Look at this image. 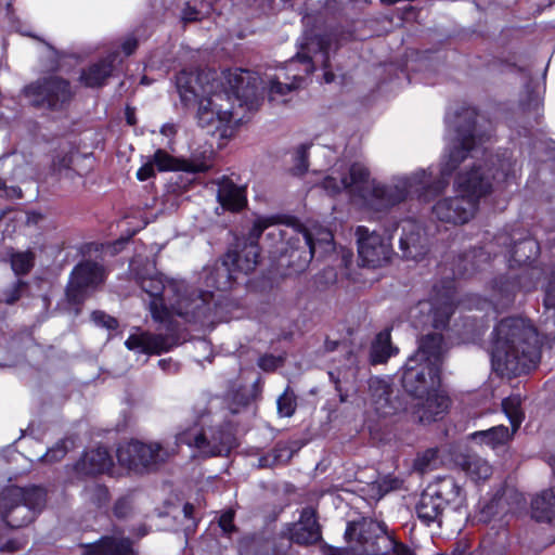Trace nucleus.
<instances>
[{
    "instance_id": "f257e3e1",
    "label": "nucleus",
    "mask_w": 555,
    "mask_h": 555,
    "mask_svg": "<svg viewBox=\"0 0 555 555\" xmlns=\"http://www.w3.org/2000/svg\"><path fill=\"white\" fill-rule=\"evenodd\" d=\"M476 111L465 107L453 116L447 115L449 143L440 164V179L433 181V172L425 169L410 177H396L389 184L370 180L369 169L361 163L352 164L341 172L334 170L323 182V189L331 195L347 191L352 197L362 199L371 210H386L406 198L416 195L428 201L448 183V178L459 170L455 179V196L444 197L433 207L435 217L444 223L468 222L478 208L479 199L492 190V181L504 182L514 175L509 157L486 158L482 140L476 137Z\"/></svg>"
},
{
    "instance_id": "f03ea898",
    "label": "nucleus",
    "mask_w": 555,
    "mask_h": 555,
    "mask_svg": "<svg viewBox=\"0 0 555 555\" xmlns=\"http://www.w3.org/2000/svg\"><path fill=\"white\" fill-rule=\"evenodd\" d=\"M215 70L188 72L177 75V89L184 105L198 103L196 120L208 134L229 135L233 120L232 96L218 92Z\"/></svg>"
},
{
    "instance_id": "7ed1b4c3",
    "label": "nucleus",
    "mask_w": 555,
    "mask_h": 555,
    "mask_svg": "<svg viewBox=\"0 0 555 555\" xmlns=\"http://www.w3.org/2000/svg\"><path fill=\"white\" fill-rule=\"evenodd\" d=\"M491 360L501 374L518 375L540 360V340L532 324L521 318L502 320L494 328Z\"/></svg>"
},
{
    "instance_id": "20e7f679",
    "label": "nucleus",
    "mask_w": 555,
    "mask_h": 555,
    "mask_svg": "<svg viewBox=\"0 0 555 555\" xmlns=\"http://www.w3.org/2000/svg\"><path fill=\"white\" fill-rule=\"evenodd\" d=\"M140 286L151 297L152 319L159 323L168 322L173 314L195 320L205 313L212 297L209 291L197 292L184 281H165L158 274L141 278Z\"/></svg>"
},
{
    "instance_id": "39448f33",
    "label": "nucleus",
    "mask_w": 555,
    "mask_h": 555,
    "mask_svg": "<svg viewBox=\"0 0 555 555\" xmlns=\"http://www.w3.org/2000/svg\"><path fill=\"white\" fill-rule=\"evenodd\" d=\"M446 347L441 334L422 337L416 352L405 362L402 386L412 396L422 399L440 386V366Z\"/></svg>"
},
{
    "instance_id": "423d86ee",
    "label": "nucleus",
    "mask_w": 555,
    "mask_h": 555,
    "mask_svg": "<svg viewBox=\"0 0 555 555\" xmlns=\"http://www.w3.org/2000/svg\"><path fill=\"white\" fill-rule=\"evenodd\" d=\"M46 502L47 491L39 486H10L0 492V514L8 526L20 528L30 524Z\"/></svg>"
},
{
    "instance_id": "0eeeda50",
    "label": "nucleus",
    "mask_w": 555,
    "mask_h": 555,
    "mask_svg": "<svg viewBox=\"0 0 555 555\" xmlns=\"http://www.w3.org/2000/svg\"><path fill=\"white\" fill-rule=\"evenodd\" d=\"M465 503V493L453 477L444 476L429 483L421 494L415 506L418 519L429 526L433 522L441 524L447 506L461 508Z\"/></svg>"
},
{
    "instance_id": "6e6552de",
    "label": "nucleus",
    "mask_w": 555,
    "mask_h": 555,
    "mask_svg": "<svg viewBox=\"0 0 555 555\" xmlns=\"http://www.w3.org/2000/svg\"><path fill=\"white\" fill-rule=\"evenodd\" d=\"M267 236L275 241L272 254L279 255L280 264L293 272L305 271L314 256L315 246L309 247L310 238L301 230L293 227L282 229L274 222Z\"/></svg>"
},
{
    "instance_id": "1a4fd4ad",
    "label": "nucleus",
    "mask_w": 555,
    "mask_h": 555,
    "mask_svg": "<svg viewBox=\"0 0 555 555\" xmlns=\"http://www.w3.org/2000/svg\"><path fill=\"white\" fill-rule=\"evenodd\" d=\"M205 424V416H201L192 426L185 427L177 434V442L195 449L199 455L205 457L228 455L235 447L232 430L225 428L215 431L212 428L206 429Z\"/></svg>"
},
{
    "instance_id": "9d476101",
    "label": "nucleus",
    "mask_w": 555,
    "mask_h": 555,
    "mask_svg": "<svg viewBox=\"0 0 555 555\" xmlns=\"http://www.w3.org/2000/svg\"><path fill=\"white\" fill-rule=\"evenodd\" d=\"M171 453L172 451L158 442L143 443L132 440L118 447L117 460L121 466L141 473L165 462Z\"/></svg>"
},
{
    "instance_id": "9b49d317",
    "label": "nucleus",
    "mask_w": 555,
    "mask_h": 555,
    "mask_svg": "<svg viewBox=\"0 0 555 555\" xmlns=\"http://www.w3.org/2000/svg\"><path fill=\"white\" fill-rule=\"evenodd\" d=\"M454 307V287L449 282L442 292L437 291L431 299L420 301L411 311V317L415 319V325L430 324L437 330L444 328Z\"/></svg>"
},
{
    "instance_id": "f8f14e48",
    "label": "nucleus",
    "mask_w": 555,
    "mask_h": 555,
    "mask_svg": "<svg viewBox=\"0 0 555 555\" xmlns=\"http://www.w3.org/2000/svg\"><path fill=\"white\" fill-rule=\"evenodd\" d=\"M314 65L311 57L299 52L292 57L285 69L281 70L269 81V99L273 102H284V96L300 87L306 77L312 74Z\"/></svg>"
},
{
    "instance_id": "ddd939ff",
    "label": "nucleus",
    "mask_w": 555,
    "mask_h": 555,
    "mask_svg": "<svg viewBox=\"0 0 555 555\" xmlns=\"http://www.w3.org/2000/svg\"><path fill=\"white\" fill-rule=\"evenodd\" d=\"M104 267L92 260H83L74 267L66 286V297L70 304H81L105 280Z\"/></svg>"
},
{
    "instance_id": "4468645a",
    "label": "nucleus",
    "mask_w": 555,
    "mask_h": 555,
    "mask_svg": "<svg viewBox=\"0 0 555 555\" xmlns=\"http://www.w3.org/2000/svg\"><path fill=\"white\" fill-rule=\"evenodd\" d=\"M25 93L34 105L52 109L63 107L73 95L69 83L59 77H49L31 83L25 88Z\"/></svg>"
},
{
    "instance_id": "2eb2a0df",
    "label": "nucleus",
    "mask_w": 555,
    "mask_h": 555,
    "mask_svg": "<svg viewBox=\"0 0 555 555\" xmlns=\"http://www.w3.org/2000/svg\"><path fill=\"white\" fill-rule=\"evenodd\" d=\"M358 253L363 264L372 268L387 263L391 256V245L375 231L365 227H358Z\"/></svg>"
},
{
    "instance_id": "dca6fc26",
    "label": "nucleus",
    "mask_w": 555,
    "mask_h": 555,
    "mask_svg": "<svg viewBox=\"0 0 555 555\" xmlns=\"http://www.w3.org/2000/svg\"><path fill=\"white\" fill-rule=\"evenodd\" d=\"M273 223V217H260L256 219L249 233L250 242L245 244L241 250L229 253L227 255L224 266L231 263L236 270L246 274L251 272L256 268L259 258V247L257 240L260 237L262 232L267 229H270Z\"/></svg>"
},
{
    "instance_id": "f3484780",
    "label": "nucleus",
    "mask_w": 555,
    "mask_h": 555,
    "mask_svg": "<svg viewBox=\"0 0 555 555\" xmlns=\"http://www.w3.org/2000/svg\"><path fill=\"white\" fill-rule=\"evenodd\" d=\"M211 149L205 150L201 155L193 154L189 159H178L163 150H157L153 157V165L160 171L183 170L188 172H203L211 167Z\"/></svg>"
},
{
    "instance_id": "a211bd4d",
    "label": "nucleus",
    "mask_w": 555,
    "mask_h": 555,
    "mask_svg": "<svg viewBox=\"0 0 555 555\" xmlns=\"http://www.w3.org/2000/svg\"><path fill=\"white\" fill-rule=\"evenodd\" d=\"M176 343L168 335L152 334L138 327L125 341L127 349L137 353L159 354L169 351Z\"/></svg>"
},
{
    "instance_id": "6ab92c4d",
    "label": "nucleus",
    "mask_w": 555,
    "mask_h": 555,
    "mask_svg": "<svg viewBox=\"0 0 555 555\" xmlns=\"http://www.w3.org/2000/svg\"><path fill=\"white\" fill-rule=\"evenodd\" d=\"M289 539L299 545L315 544L322 539L321 528L313 508L302 509L299 521L289 530Z\"/></svg>"
},
{
    "instance_id": "aec40b11",
    "label": "nucleus",
    "mask_w": 555,
    "mask_h": 555,
    "mask_svg": "<svg viewBox=\"0 0 555 555\" xmlns=\"http://www.w3.org/2000/svg\"><path fill=\"white\" fill-rule=\"evenodd\" d=\"M421 401L415 405L414 414L421 423H431L443 417L447 413L450 400L449 398L439 391V388H435L429 393L420 399Z\"/></svg>"
},
{
    "instance_id": "412c9836",
    "label": "nucleus",
    "mask_w": 555,
    "mask_h": 555,
    "mask_svg": "<svg viewBox=\"0 0 555 555\" xmlns=\"http://www.w3.org/2000/svg\"><path fill=\"white\" fill-rule=\"evenodd\" d=\"M400 248L406 258L417 260L427 253V238L421 228L413 220H405L402 224Z\"/></svg>"
},
{
    "instance_id": "4be33fe9",
    "label": "nucleus",
    "mask_w": 555,
    "mask_h": 555,
    "mask_svg": "<svg viewBox=\"0 0 555 555\" xmlns=\"http://www.w3.org/2000/svg\"><path fill=\"white\" fill-rule=\"evenodd\" d=\"M113 467V459L105 448L99 447L86 451L75 464L74 469L81 476L105 474Z\"/></svg>"
},
{
    "instance_id": "5701e85b",
    "label": "nucleus",
    "mask_w": 555,
    "mask_h": 555,
    "mask_svg": "<svg viewBox=\"0 0 555 555\" xmlns=\"http://www.w3.org/2000/svg\"><path fill=\"white\" fill-rule=\"evenodd\" d=\"M507 241L508 237L506 235H500L495 238V245L504 246V257L508 256V261H513L517 266L526 264L533 260L539 253L538 242L533 238H522L513 246H507Z\"/></svg>"
},
{
    "instance_id": "b1692460",
    "label": "nucleus",
    "mask_w": 555,
    "mask_h": 555,
    "mask_svg": "<svg viewBox=\"0 0 555 555\" xmlns=\"http://www.w3.org/2000/svg\"><path fill=\"white\" fill-rule=\"evenodd\" d=\"M518 288L519 284L517 281L507 278H500L499 280H495L492 285L490 300H483L476 307L478 309H483V307L488 305L491 306L495 312L500 309H504L514 301L515 294Z\"/></svg>"
},
{
    "instance_id": "393cba45",
    "label": "nucleus",
    "mask_w": 555,
    "mask_h": 555,
    "mask_svg": "<svg viewBox=\"0 0 555 555\" xmlns=\"http://www.w3.org/2000/svg\"><path fill=\"white\" fill-rule=\"evenodd\" d=\"M369 392L371 404L376 413L382 416H388L396 412V408L391 401L390 385L379 377H372L369 380Z\"/></svg>"
},
{
    "instance_id": "a878e982",
    "label": "nucleus",
    "mask_w": 555,
    "mask_h": 555,
    "mask_svg": "<svg viewBox=\"0 0 555 555\" xmlns=\"http://www.w3.org/2000/svg\"><path fill=\"white\" fill-rule=\"evenodd\" d=\"M223 81L219 82L218 92L222 94H230L232 103L240 101L242 96L246 95L245 88L249 85V73L241 68L229 69L222 73ZM217 80H219L217 78Z\"/></svg>"
},
{
    "instance_id": "bb28decb",
    "label": "nucleus",
    "mask_w": 555,
    "mask_h": 555,
    "mask_svg": "<svg viewBox=\"0 0 555 555\" xmlns=\"http://www.w3.org/2000/svg\"><path fill=\"white\" fill-rule=\"evenodd\" d=\"M116 57L117 53H111L105 59L90 65L87 69L82 70L80 75L81 83L89 88L103 86L105 80L111 76L113 72Z\"/></svg>"
},
{
    "instance_id": "cd10ccee",
    "label": "nucleus",
    "mask_w": 555,
    "mask_h": 555,
    "mask_svg": "<svg viewBox=\"0 0 555 555\" xmlns=\"http://www.w3.org/2000/svg\"><path fill=\"white\" fill-rule=\"evenodd\" d=\"M217 197L223 208L240 210L246 204L245 190L234 184L229 178H222L219 182Z\"/></svg>"
},
{
    "instance_id": "c85d7f7f",
    "label": "nucleus",
    "mask_w": 555,
    "mask_h": 555,
    "mask_svg": "<svg viewBox=\"0 0 555 555\" xmlns=\"http://www.w3.org/2000/svg\"><path fill=\"white\" fill-rule=\"evenodd\" d=\"M531 513L537 521L555 525V487L543 491L532 500Z\"/></svg>"
},
{
    "instance_id": "c756f323",
    "label": "nucleus",
    "mask_w": 555,
    "mask_h": 555,
    "mask_svg": "<svg viewBox=\"0 0 555 555\" xmlns=\"http://www.w3.org/2000/svg\"><path fill=\"white\" fill-rule=\"evenodd\" d=\"M91 555H132L131 542L125 538L105 537L90 546Z\"/></svg>"
},
{
    "instance_id": "7c9ffc66",
    "label": "nucleus",
    "mask_w": 555,
    "mask_h": 555,
    "mask_svg": "<svg viewBox=\"0 0 555 555\" xmlns=\"http://www.w3.org/2000/svg\"><path fill=\"white\" fill-rule=\"evenodd\" d=\"M508 428L504 425L493 426L486 430L475 431L469 435V438L479 443L495 449L500 446L507 443L512 436Z\"/></svg>"
},
{
    "instance_id": "2f4dec72",
    "label": "nucleus",
    "mask_w": 555,
    "mask_h": 555,
    "mask_svg": "<svg viewBox=\"0 0 555 555\" xmlns=\"http://www.w3.org/2000/svg\"><path fill=\"white\" fill-rule=\"evenodd\" d=\"M398 349L391 345L390 332L388 330L378 333L371 346V361L373 364L384 363L391 356L396 354Z\"/></svg>"
},
{
    "instance_id": "473e14b6",
    "label": "nucleus",
    "mask_w": 555,
    "mask_h": 555,
    "mask_svg": "<svg viewBox=\"0 0 555 555\" xmlns=\"http://www.w3.org/2000/svg\"><path fill=\"white\" fill-rule=\"evenodd\" d=\"M462 469L474 481L486 480L492 474V467L485 459L470 454L466 455L462 463Z\"/></svg>"
},
{
    "instance_id": "72a5a7b5",
    "label": "nucleus",
    "mask_w": 555,
    "mask_h": 555,
    "mask_svg": "<svg viewBox=\"0 0 555 555\" xmlns=\"http://www.w3.org/2000/svg\"><path fill=\"white\" fill-rule=\"evenodd\" d=\"M310 240L309 247L314 245V255L325 256L334 250V236L327 229L301 230Z\"/></svg>"
},
{
    "instance_id": "f704fd0d",
    "label": "nucleus",
    "mask_w": 555,
    "mask_h": 555,
    "mask_svg": "<svg viewBox=\"0 0 555 555\" xmlns=\"http://www.w3.org/2000/svg\"><path fill=\"white\" fill-rule=\"evenodd\" d=\"M493 249V244H490L487 249L476 248L466 253L461 259V274H470L476 270L480 269L482 263H486L490 259V253Z\"/></svg>"
},
{
    "instance_id": "c9c22d12",
    "label": "nucleus",
    "mask_w": 555,
    "mask_h": 555,
    "mask_svg": "<svg viewBox=\"0 0 555 555\" xmlns=\"http://www.w3.org/2000/svg\"><path fill=\"white\" fill-rule=\"evenodd\" d=\"M377 525L373 521H358L350 522L347 526L345 535L349 541H358L363 545L365 553H374L375 548L369 545L370 538L365 535L366 532L372 531Z\"/></svg>"
},
{
    "instance_id": "e433bc0d",
    "label": "nucleus",
    "mask_w": 555,
    "mask_h": 555,
    "mask_svg": "<svg viewBox=\"0 0 555 555\" xmlns=\"http://www.w3.org/2000/svg\"><path fill=\"white\" fill-rule=\"evenodd\" d=\"M502 408L509 420L513 433H515L522 423L525 415L521 410V398L518 395H513L505 398L502 402Z\"/></svg>"
},
{
    "instance_id": "4c0bfd02",
    "label": "nucleus",
    "mask_w": 555,
    "mask_h": 555,
    "mask_svg": "<svg viewBox=\"0 0 555 555\" xmlns=\"http://www.w3.org/2000/svg\"><path fill=\"white\" fill-rule=\"evenodd\" d=\"M376 539L378 543L384 544V555H414L412 548L385 532L377 535Z\"/></svg>"
},
{
    "instance_id": "58836bf2",
    "label": "nucleus",
    "mask_w": 555,
    "mask_h": 555,
    "mask_svg": "<svg viewBox=\"0 0 555 555\" xmlns=\"http://www.w3.org/2000/svg\"><path fill=\"white\" fill-rule=\"evenodd\" d=\"M83 498L90 504L102 507L108 502V490L99 483H90L83 489Z\"/></svg>"
},
{
    "instance_id": "ea45409f",
    "label": "nucleus",
    "mask_w": 555,
    "mask_h": 555,
    "mask_svg": "<svg viewBox=\"0 0 555 555\" xmlns=\"http://www.w3.org/2000/svg\"><path fill=\"white\" fill-rule=\"evenodd\" d=\"M35 255L34 253L21 251L12 255L11 266L16 274H26L34 267Z\"/></svg>"
},
{
    "instance_id": "a19ab883",
    "label": "nucleus",
    "mask_w": 555,
    "mask_h": 555,
    "mask_svg": "<svg viewBox=\"0 0 555 555\" xmlns=\"http://www.w3.org/2000/svg\"><path fill=\"white\" fill-rule=\"evenodd\" d=\"M3 162H10L15 166V169L12 172V178L14 180L22 181L28 177L33 176V168L25 162L24 157L17 154H13L12 156H8L3 159Z\"/></svg>"
},
{
    "instance_id": "79ce46f5",
    "label": "nucleus",
    "mask_w": 555,
    "mask_h": 555,
    "mask_svg": "<svg viewBox=\"0 0 555 555\" xmlns=\"http://www.w3.org/2000/svg\"><path fill=\"white\" fill-rule=\"evenodd\" d=\"M401 486H402L401 479H399L395 476H391V475H387V476L376 480L375 482H373L372 491H375L378 499H380L388 492H390L392 490L400 489Z\"/></svg>"
},
{
    "instance_id": "37998d69",
    "label": "nucleus",
    "mask_w": 555,
    "mask_h": 555,
    "mask_svg": "<svg viewBox=\"0 0 555 555\" xmlns=\"http://www.w3.org/2000/svg\"><path fill=\"white\" fill-rule=\"evenodd\" d=\"M296 401L292 393L285 391L278 399V412L281 416L289 417L294 414Z\"/></svg>"
},
{
    "instance_id": "c03bdc74",
    "label": "nucleus",
    "mask_w": 555,
    "mask_h": 555,
    "mask_svg": "<svg viewBox=\"0 0 555 555\" xmlns=\"http://www.w3.org/2000/svg\"><path fill=\"white\" fill-rule=\"evenodd\" d=\"M26 286L25 282L18 280L3 292V301L8 305H13L23 296Z\"/></svg>"
},
{
    "instance_id": "a18cd8bd",
    "label": "nucleus",
    "mask_w": 555,
    "mask_h": 555,
    "mask_svg": "<svg viewBox=\"0 0 555 555\" xmlns=\"http://www.w3.org/2000/svg\"><path fill=\"white\" fill-rule=\"evenodd\" d=\"M67 453V447L65 441H61L56 443L53 448L49 449L44 455L41 457V460L44 463H55L61 461Z\"/></svg>"
},
{
    "instance_id": "49530a36",
    "label": "nucleus",
    "mask_w": 555,
    "mask_h": 555,
    "mask_svg": "<svg viewBox=\"0 0 555 555\" xmlns=\"http://www.w3.org/2000/svg\"><path fill=\"white\" fill-rule=\"evenodd\" d=\"M544 306L546 309H553V321L555 324V270L551 272L545 288Z\"/></svg>"
},
{
    "instance_id": "de8ad7c7",
    "label": "nucleus",
    "mask_w": 555,
    "mask_h": 555,
    "mask_svg": "<svg viewBox=\"0 0 555 555\" xmlns=\"http://www.w3.org/2000/svg\"><path fill=\"white\" fill-rule=\"evenodd\" d=\"M91 317L95 324L108 330H114L118 326L117 320L111 315H107L103 311H94L92 312Z\"/></svg>"
},
{
    "instance_id": "09e8293b",
    "label": "nucleus",
    "mask_w": 555,
    "mask_h": 555,
    "mask_svg": "<svg viewBox=\"0 0 555 555\" xmlns=\"http://www.w3.org/2000/svg\"><path fill=\"white\" fill-rule=\"evenodd\" d=\"M296 159H297V166L295 168V173L302 175L307 168V146L300 145L296 151Z\"/></svg>"
},
{
    "instance_id": "8fccbe9b",
    "label": "nucleus",
    "mask_w": 555,
    "mask_h": 555,
    "mask_svg": "<svg viewBox=\"0 0 555 555\" xmlns=\"http://www.w3.org/2000/svg\"><path fill=\"white\" fill-rule=\"evenodd\" d=\"M73 162V155L69 153H63L57 155L53 159V167L55 170H63L69 168L70 164Z\"/></svg>"
},
{
    "instance_id": "3c124183",
    "label": "nucleus",
    "mask_w": 555,
    "mask_h": 555,
    "mask_svg": "<svg viewBox=\"0 0 555 555\" xmlns=\"http://www.w3.org/2000/svg\"><path fill=\"white\" fill-rule=\"evenodd\" d=\"M233 518L234 513L231 511L221 515L219 525L225 533H231L234 530Z\"/></svg>"
},
{
    "instance_id": "603ef678",
    "label": "nucleus",
    "mask_w": 555,
    "mask_h": 555,
    "mask_svg": "<svg viewBox=\"0 0 555 555\" xmlns=\"http://www.w3.org/2000/svg\"><path fill=\"white\" fill-rule=\"evenodd\" d=\"M154 175V165L153 163L145 164L137 171V178L140 181H145L150 179Z\"/></svg>"
},
{
    "instance_id": "864d4df0",
    "label": "nucleus",
    "mask_w": 555,
    "mask_h": 555,
    "mask_svg": "<svg viewBox=\"0 0 555 555\" xmlns=\"http://www.w3.org/2000/svg\"><path fill=\"white\" fill-rule=\"evenodd\" d=\"M182 18L184 22H194L199 20V12L194 8L186 7L182 12Z\"/></svg>"
},
{
    "instance_id": "5fc2aeb1",
    "label": "nucleus",
    "mask_w": 555,
    "mask_h": 555,
    "mask_svg": "<svg viewBox=\"0 0 555 555\" xmlns=\"http://www.w3.org/2000/svg\"><path fill=\"white\" fill-rule=\"evenodd\" d=\"M138 41L133 37H128L122 43V51L126 55H130L137 49Z\"/></svg>"
},
{
    "instance_id": "6e6d98bb",
    "label": "nucleus",
    "mask_w": 555,
    "mask_h": 555,
    "mask_svg": "<svg viewBox=\"0 0 555 555\" xmlns=\"http://www.w3.org/2000/svg\"><path fill=\"white\" fill-rule=\"evenodd\" d=\"M470 555H506L502 550L488 548L485 545L481 548L473 552Z\"/></svg>"
},
{
    "instance_id": "4d7b16f0",
    "label": "nucleus",
    "mask_w": 555,
    "mask_h": 555,
    "mask_svg": "<svg viewBox=\"0 0 555 555\" xmlns=\"http://www.w3.org/2000/svg\"><path fill=\"white\" fill-rule=\"evenodd\" d=\"M259 365L263 370H272L275 367L276 362L275 359L272 357H263L260 359Z\"/></svg>"
},
{
    "instance_id": "13d9d810",
    "label": "nucleus",
    "mask_w": 555,
    "mask_h": 555,
    "mask_svg": "<svg viewBox=\"0 0 555 555\" xmlns=\"http://www.w3.org/2000/svg\"><path fill=\"white\" fill-rule=\"evenodd\" d=\"M22 548V545L17 541H9L3 546H1V551L3 552H14Z\"/></svg>"
},
{
    "instance_id": "bf43d9fd",
    "label": "nucleus",
    "mask_w": 555,
    "mask_h": 555,
    "mask_svg": "<svg viewBox=\"0 0 555 555\" xmlns=\"http://www.w3.org/2000/svg\"><path fill=\"white\" fill-rule=\"evenodd\" d=\"M318 46L320 47L322 53H323V64H324V67H327V55H326V52H325V40L324 38H320L318 40Z\"/></svg>"
},
{
    "instance_id": "052dcab7",
    "label": "nucleus",
    "mask_w": 555,
    "mask_h": 555,
    "mask_svg": "<svg viewBox=\"0 0 555 555\" xmlns=\"http://www.w3.org/2000/svg\"><path fill=\"white\" fill-rule=\"evenodd\" d=\"M126 119H127V122L129 125H134L135 124V116H134V112L131 109V108H127V112H126Z\"/></svg>"
},
{
    "instance_id": "680f3d73",
    "label": "nucleus",
    "mask_w": 555,
    "mask_h": 555,
    "mask_svg": "<svg viewBox=\"0 0 555 555\" xmlns=\"http://www.w3.org/2000/svg\"><path fill=\"white\" fill-rule=\"evenodd\" d=\"M162 133L165 135H171L175 133V127L172 125H165L162 127Z\"/></svg>"
},
{
    "instance_id": "e2e57ef3",
    "label": "nucleus",
    "mask_w": 555,
    "mask_h": 555,
    "mask_svg": "<svg viewBox=\"0 0 555 555\" xmlns=\"http://www.w3.org/2000/svg\"><path fill=\"white\" fill-rule=\"evenodd\" d=\"M183 513H184L185 517H191V515L193 513V506L191 504H185L183 507Z\"/></svg>"
},
{
    "instance_id": "0e129e2a",
    "label": "nucleus",
    "mask_w": 555,
    "mask_h": 555,
    "mask_svg": "<svg viewBox=\"0 0 555 555\" xmlns=\"http://www.w3.org/2000/svg\"><path fill=\"white\" fill-rule=\"evenodd\" d=\"M324 79H325V82H327V83L332 82L334 80V74L331 72H325Z\"/></svg>"
},
{
    "instance_id": "69168bd1",
    "label": "nucleus",
    "mask_w": 555,
    "mask_h": 555,
    "mask_svg": "<svg viewBox=\"0 0 555 555\" xmlns=\"http://www.w3.org/2000/svg\"><path fill=\"white\" fill-rule=\"evenodd\" d=\"M337 346V341H326L325 348L328 351H333Z\"/></svg>"
},
{
    "instance_id": "338daca9",
    "label": "nucleus",
    "mask_w": 555,
    "mask_h": 555,
    "mask_svg": "<svg viewBox=\"0 0 555 555\" xmlns=\"http://www.w3.org/2000/svg\"><path fill=\"white\" fill-rule=\"evenodd\" d=\"M13 0H0V7L4 5L8 10L11 8Z\"/></svg>"
},
{
    "instance_id": "774afa93",
    "label": "nucleus",
    "mask_w": 555,
    "mask_h": 555,
    "mask_svg": "<svg viewBox=\"0 0 555 555\" xmlns=\"http://www.w3.org/2000/svg\"><path fill=\"white\" fill-rule=\"evenodd\" d=\"M268 459L267 457H263V459H260L259 461V466L260 467H264V466H268Z\"/></svg>"
}]
</instances>
